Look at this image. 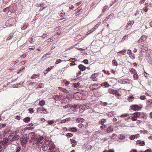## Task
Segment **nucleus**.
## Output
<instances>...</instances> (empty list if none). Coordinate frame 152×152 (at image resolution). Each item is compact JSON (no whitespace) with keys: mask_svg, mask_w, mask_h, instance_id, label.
Masks as SVG:
<instances>
[{"mask_svg":"<svg viewBox=\"0 0 152 152\" xmlns=\"http://www.w3.org/2000/svg\"><path fill=\"white\" fill-rule=\"evenodd\" d=\"M19 136L18 135H10L8 136V138L6 137L4 138L1 142L2 144L4 146L7 145L12 141L18 140L19 138Z\"/></svg>","mask_w":152,"mask_h":152,"instance_id":"obj_1","label":"nucleus"},{"mask_svg":"<svg viewBox=\"0 0 152 152\" xmlns=\"http://www.w3.org/2000/svg\"><path fill=\"white\" fill-rule=\"evenodd\" d=\"M101 87L100 85L98 84L94 83L91 84L89 87V88L91 91H94L98 89Z\"/></svg>","mask_w":152,"mask_h":152,"instance_id":"obj_2","label":"nucleus"},{"mask_svg":"<svg viewBox=\"0 0 152 152\" xmlns=\"http://www.w3.org/2000/svg\"><path fill=\"white\" fill-rule=\"evenodd\" d=\"M37 135H35L34 132H31L29 134L28 138L30 139L29 141L31 142L33 141H35L36 139Z\"/></svg>","mask_w":152,"mask_h":152,"instance_id":"obj_3","label":"nucleus"},{"mask_svg":"<svg viewBox=\"0 0 152 152\" xmlns=\"http://www.w3.org/2000/svg\"><path fill=\"white\" fill-rule=\"evenodd\" d=\"M50 142H52L49 140L44 141L43 144L42 145V148H44L43 150H47L48 148L49 147L50 145Z\"/></svg>","mask_w":152,"mask_h":152,"instance_id":"obj_4","label":"nucleus"},{"mask_svg":"<svg viewBox=\"0 0 152 152\" xmlns=\"http://www.w3.org/2000/svg\"><path fill=\"white\" fill-rule=\"evenodd\" d=\"M20 140L22 145L23 146H24V145H25L26 143L29 141L30 139L27 137L26 136V137H22L20 138Z\"/></svg>","mask_w":152,"mask_h":152,"instance_id":"obj_5","label":"nucleus"},{"mask_svg":"<svg viewBox=\"0 0 152 152\" xmlns=\"http://www.w3.org/2000/svg\"><path fill=\"white\" fill-rule=\"evenodd\" d=\"M36 137L35 141L37 142V143L40 144L42 145L44 141L43 140V137L39 135H37Z\"/></svg>","mask_w":152,"mask_h":152,"instance_id":"obj_6","label":"nucleus"},{"mask_svg":"<svg viewBox=\"0 0 152 152\" xmlns=\"http://www.w3.org/2000/svg\"><path fill=\"white\" fill-rule=\"evenodd\" d=\"M11 13H13L17 9V6L16 4H13L8 7Z\"/></svg>","mask_w":152,"mask_h":152,"instance_id":"obj_7","label":"nucleus"},{"mask_svg":"<svg viewBox=\"0 0 152 152\" xmlns=\"http://www.w3.org/2000/svg\"><path fill=\"white\" fill-rule=\"evenodd\" d=\"M129 72L132 74L134 75L133 77L134 80H137L138 78V75L137 72L134 69L132 68L129 69Z\"/></svg>","mask_w":152,"mask_h":152,"instance_id":"obj_8","label":"nucleus"},{"mask_svg":"<svg viewBox=\"0 0 152 152\" xmlns=\"http://www.w3.org/2000/svg\"><path fill=\"white\" fill-rule=\"evenodd\" d=\"M48 150L50 152H56V149L55 145L52 142H50V145L49 147Z\"/></svg>","mask_w":152,"mask_h":152,"instance_id":"obj_9","label":"nucleus"},{"mask_svg":"<svg viewBox=\"0 0 152 152\" xmlns=\"http://www.w3.org/2000/svg\"><path fill=\"white\" fill-rule=\"evenodd\" d=\"M37 111L42 114H46L48 113L46 110L43 107L38 108L37 110Z\"/></svg>","mask_w":152,"mask_h":152,"instance_id":"obj_10","label":"nucleus"},{"mask_svg":"<svg viewBox=\"0 0 152 152\" xmlns=\"http://www.w3.org/2000/svg\"><path fill=\"white\" fill-rule=\"evenodd\" d=\"M148 37V36L143 35L138 40L137 42L139 43H141L142 42L145 41L147 39Z\"/></svg>","mask_w":152,"mask_h":152,"instance_id":"obj_11","label":"nucleus"},{"mask_svg":"<svg viewBox=\"0 0 152 152\" xmlns=\"http://www.w3.org/2000/svg\"><path fill=\"white\" fill-rule=\"evenodd\" d=\"M131 109L134 110H140L142 108L141 107H140L138 105H134L131 106Z\"/></svg>","mask_w":152,"mask_h":152,"instance_id":"obj_12","label":"nucleus"},{"mask_svg":"<svg viewBox=\"0 0 152 152\" xmlns=\"http://www.w3.org/2000/svg\"><path fill=\"white\" fill-rule=\"evenodd\" d=\"M147 115L143 113H140L139 116V118H143L144 120H145L147 118Z\"/></svg>","mask_w":152,"mask_h":152,"instance_id":"obj_13","label":"nucleus"},{"mask_svg":"<svg viewBox=\"0 0 152 152\" xmlns=\"http://www.w3.org/2000/svg\"><path fill=\"white\" fill-rule=\"evenodd\" d=\"M78 67L81 71H83L86 69L87 67L83 65L80 64L78 66Z\"/></svg>","mask_w":152,"mask_h":152,"instance_id":"obj_14","label":"nucleus"},{"mask_svg":"<svg viewBox=\"0 0 152 152\" xmlns=\"http://www.w3.org/2000/svg\"><path fill=\"white\" fill-rule=\"evenodd\" d=\"M97 75L96 73L93 74L91 77V78L94 81H97V79L96 78Z\"/></svg>","mask_w":152,"mask_h":152,"instance_id":"obj_15","label":"nucleus"},{"mask_svg":"<svg viewBox=\"0 0 152 152\" xmlns=\"http://www.w3.org/2000/svg\"><path fill=\"white\" fill-rule=\"evenodd\" d=\"M101 87L102 86L104 87H108L110 86V85L106 82L102 83L101 85H100Z\"/></svg>","mask_w":152,"mask_h":152,"instance_id":"obj_16","label":"nucleus"},{"mask_svg":"<svg viewBox=\"0 0 152 152\" xmlns=\"http://www.w3.org/2000/svg\"><path fill=\"white\" fill-rule=\"evenodd\" d=\"M76 122L79 123H83L85 121V120L82 118H79L75 119Z\"/></svg>","mask_w":152,"mask_h":152,"instance_id":"obj_17","label":"nucleus"},{"mask_svg":"<svg viewBox=\"0 0 152 152\" xmlns=\"http://www.w3.org/2000/svg\"><path fill=\"white\" fill-rule=\"evenodd\" d=\"M108 92L110 94H115L117 93V91L115 90L113 88H110L108 89Z\"/></svg>","mask_w":152,"mask_h":152,"instance_id":"obj_18","label":"nucleus"},{"mask_svg":"<svg viewBox=\"0 0 152 152\" xmlns=\"http://www.w3.org/2000/svg\"><path fill=\"white\" fill-rule=\"evenodd\" d=\"M72 147H75L77 144V142L75 140L70 139V140Z\"/></svg>","mask_w":152,"mask_h":152,"instance_id":"obj_19","label":"nucleus"},{"mask_svg":"<svg viewBox=\"0 0 152 152\" xmlns=\"http://www.w3.org/2000/svg\"><path fill=\"white\" fill-rule=\"evenodd\" d=\"M137 144H139L141 146H143L145 145V142L144 141H141V140H137L136 142Z\"/></svg>","mask_w":152,"mask_h":152,"instance_id":"obj_20","label":"nucleus"},{"mask_svg":"<svg viewBox=\"0 0 152 152\" xmlns=\"http://www.w3.org/2000/svg\"><path fill=\"white\" fill-rule=\"evenodd\" d=\"M40 75L39 74H34L31 77V79H36L39 77V76Z\"/></svg>","mask_w":152,"mask_h":152,"instance_id":"obj_21","label":"nucleus"},{"mask_svg":"<svg viewBox=\"0 0 152 152\" xmlns=\"http://www.w3.org/2000/svg\"><path fill=\"white\" fill-rule=\"evenodd\" d=\"M68 131L71 132H77V130L75 127H72L69 128Z\"/></svg>","mask_w":152,"mask_h":152,"instance_id":"obj_22","label":"nucleus"},{"mask_svg":"<svg viewBox=\"0 0 152 152\" xmlns=\"http://www.w3.org/2000/svg\"><path fill=\"white\" fill-rule=\"evenodd\" d=\"M141 46L144 48H146L148 47V44L147 42H144L141 44Z\"/></svg>","mask_w":152,"mask_h":152,"instance_id":"obj_23","label":"nucleus"},{"mask_svg":"<svg viewBox=\"0 0 152 152\" xmlns=\"http://www.w3.org/2000/svg\"><path fill=\"white\" fill-rule=\"evenodd\" d=\"M45 104V102L44 100H42L39 103V104L41 106H43Z\"/></svg>","mask_w":152,"mask_h":152,"instance_id":"obj_24","label":"nucleus"},{"mask_svg":"<svg viewBox=\"0 0 152 152\" xmlns=\"http://www.w3.org/2000/svg\"><path fill=\"white\" fill-rule=\"evenodd\" d=\"M80 84V82L77 83H75L73 84L72 86L74 87V88H77L79 86Z\"/></svg>","mask_w":152,"mask_h":152,"instance_id":"obj_25","label":"nucleus"},{"mask_svg":"<svg viewBox=\"0 0 152 152\" xmlns=\"http://www.w3.org/2000/svg\"><path fill=\"white\" fill-rule=\"evenodd\" d=\"M30 117H27L23 119V121L26 123H28L30 121Z\"/></svg>","mask_w":152,"mask_h":152,"instance_id":"obj_26","label":"nucleus"},{"mask_svg":"<svg viewBox=\"0 0 152 152\" xmlns=\"http://www.w3.org/2000/svg\"><path fill=\"white\" fill-rule=\"evenodd\" d=\"M113 129L112 127H108L107 129V132L109 133L110 132H112L113 131Z\"/></svg>","mask_w":152,"mask_h":152,"instance_id":"obj_27","label":"nucleus"},{"mask_svg":"<svg viewBox=\"0 0 152 152\" xmlns=\"http://www.w3.org/2000/svg\"><path fill=\"white\" fill-rule=\"evenodd\" d=\"M60 91H61L64 92L65 93H67V91L65 89V88H62L61 87H58Z\"/></svg>","mask_w":152,"mask_h":152,"instance_id":"obj_28","label":"nucleus"},{"mask_svg":"<svg viewBox=\"0 0 152 152\" xmlns=\"http://www.w3.org/2000/svg\"><path fill=\"white\" fill-rule=\"evenodd\" d=\"M140 114V113L138 112L134 113L133 115L136 117L139 118V116Z\"/></svg>","mask_w":152,"mask_h":152,"instance_id":"obj_29","label":"nucleus"},{"mask_svg":"<svg viewBox=\"0 0 152 152\" xmlns=\"http://www.w3.org/2000/svg\"><path fill=\"white\" fill-rule=\"evenodd\" d=\"M3 11L6 14H7L9 12H10L8 7H7L3 9Z\"/></svg>","mask_w":152,"mask_h":152,"instance_id":"obj_30","label":"nucleus"},{"mask_svg":"<svg viewBox=\"0 0 152 152\" xmlns=\"http://www.w3.org/2000/svg\"><path fill=\"white\" fill-rule=\"evenodd\" d=\"M131 82V81L128 79H125L124 80V84H129Z\"/></svg>","mask_w":152,"mask_h":152,"instance_id":"obj_31","label":"nucleus"},{"mask_svg":"<svg viewBox=\"0 0 152 152\" xmlns=\"http://www.w3.org/2000/svg\"><path fill=\"white\" fill-rule=\"evenodd\" d=\"M59 96L58 95H54L53 96V98L55 100H57L59 98Z\"/></svg>","mask_w":152,"mask_h":152,"instance_id":"obj_32","label":"nucleus"},{"mask_svg":"<svg viewBox=\"0 0 152 152\" xmlns=\"http://www.w3.org/2000/svg\"><path fill=\"white\" fill-rule=\"evenodd\" d=\"M63 82L66 86L68 85L70 83L69 82L67 81L66 80H63Z\"/></svg>","mask_w":152,"mask_h":152,"instance_id":"obj_33","label":"nucleus"},{"mask_svg":"<svg viewBox=\"0 0 152 152\" xmlns=\"http://www.w3.org/2000/svg\"><path fill=\"white\" fill-rule=\"evenodd\" d=\"M148 105L149 106L152 105V99H149L147 100Z\"/></svg>","mask_w":152,"mask_h":152,"instance_id":"obj_34","label":"nucleus"},{"mask_svg":"<svg viewBox=\"0 0 152 152\" xmlns=\"http://www.w3.org/2000/svg\"><path fill=\"white\" fill-rule=\"evenodd\" d=\"M134 99V97L133 96H130L128 98V100L129 102H132Z\"/></svg>","mask_w":152,"mask_h":152,"instance_id":"obj_35","label":"nucleus"},{"mask_svg":"<svg viewBox=\"0 0 152 152\" xmlns=\"http://www.w3.org/2000/svg\"><path fill=\"white\" fill-rule=\"evenodd\" d=\"M54 121L53 120L47 121L48 125H52L54 123Z\"/></svg>","mask_w":152,"mask_h":152,"instance_id":"obj_36","label":"nucleus"},{"mask_svg":"<svg viewBox=\"0 0 152 152\" xmlns=\"http://www.w3.org/2000/svg\"><path fill=\"white\" fill-rule=\"evenodd\" d=\"M112 63L113 66H117L118 65L117 61L115 60H113L112 61Z\"/></svg>","mask_w":152,"mask_h":152,"instance_id":"obj_37","label":"nucleus"},{"mask_svg":"<svg viewBox=\"0 0 152 152\" xmlns=\"http://www.w3.org/2000/svg\"><path fill=\"white\" fill-rule=\"evenodd\" d=\"M21 150V148L20 146H18L17 147L16 149V152H19Z\"/></svg>","mask_w":152,"mask_h":152,"instance_id":"obj_38","label":"nucleus"},{"mask_svg":"<svg viewBox=\"0 0 152 152\" xmlns=\"http://www.w3.org/2000/svg\"><path fill=\"white\" fill-rule=\"evenodd\" d=\"M54 67V66H52L50 67H48L47 69L45 70L46 71L48 72H49Z\"/></svg>","mask_w":152,"mask_h":152,"instance_id":"obj_39","label":"nucleus"},{"mask_svg":"<svg viewBox=\"0 0 152 152\" xmlns=\"http://www.w3.org/2000/svg\"><path fill=\"white\" fill-rule=\"evenodd\" d=\"M19 62V61L18 60H17L16 61H12L11 63V64L12 65H15L16 64L18 63Z\"/></svg>","mask_w":152,"mask_h":152,"instance_id":"obj_40","label":"nucleus"},{"mask_svg":"<svg viewBox=\"0 0 152 152\" xmlns=\"http://www.w3.org/2000/svg\"><path fill=\"white\" fill-rule=\"evenodd\" d=\"M136 137V136L134 135H131L130 137L129 138L131 140H134L135 138Z\"/></svg>","mask_w":152,"mask_h":152,"instance_id":"obj_41","label":"nucleus"},{"mask_svg":"<svg viewBox=\"0 0 152 152\" xmlns=\"http://www.w3.org/2000/svg\"><path fill=\"white\" fill-rule=\"evenodd\" d=\"M106 121V120L104 119H102L100 122V124H103Z\"/></svg>","mask_w":152,"mask_h":152,"instance_id":"obj_42","label":"nucleus"},{"mask_svg":"<svg viewBox=\"0 0 152 152\" xmlns=\"http://www.w3.org/2000/svg\"><path fill=\"white\" fill-rule=\"evenodd\" d=\"M108 7L107 5L105 6L102 9V11L103 12H104L108 8Z\"/></svg>","mask_w":152,"mask_h":152,"instance_id":"obj_43","label":"nucleus"},{"mask_svg":"<svg viewBox=\"0 0 152 152\" xmlns=\"http://www.w3.org/2000/svg\"><path fill=\"white\" fill-rule=\"evenodd\" d=\"M113 16L114 14H111L107 16V18L108 19L111 18L113 17Z\"/></svg>","mask_w":152,"mask_h":152,"instance_id":"obj_44","label":"nucleus"},{"mask_svg":"<svg viewBox=\"0 0 152 152\" xmlns=\"http://www.w3.org/2000/svg\"><path fill=\"white\" fill-rule=\"evenodd\" d=\"M6 126V124H0V129L5 128Z\"/></svg>","mask_w":152,"mask_h":152,"instance_id":"obj_45","label":"nucleus"},{"mask_svg":"<svg viewBox=\"0 0 152 152\" xmlns=\"http://www.w3.org/2000/svg\"><path fill=\"white\" fill-rule=\"evenodd\" d=\"M61 61H62L61 59H58L56 60L55 64H58L61 63Z\"/></svg>","mask_w":152,"mask_h":152,"instance_id":"obj_46","label":"nucleus"},{"mask_svg":"<svg viewBox=\"0 0 152 152\" xmlns=\"http://www.w3.org/2000/svg\"><path fill=\"white\" fill-rule=\"evenodd\" d=\"M66 136L68 137H72L73 136V134L71 133H68L66 134Z\"/></svg>","mask_w":152,"mask_h":152,"instance_id":"obj_47","label":"nucleus"},{"mask_svg":"<svg viewBox=\"0 0 152 152\" xmlns=\"http://www.w3.org/2000/svg\"><path fill=\"white\" fill-rule=\"evenodd\" d=\"M130 119L133 121H135L137 120V118L135 117H131Z\"/></svg>","mask_w":152,"mask_h":152,"instance_id":"obj_48","label":"nucleus"},{"mask_svg":"<svg viewBox=\"0 0 152 152\" xmlns=\"http://www.w3.org/2000/svg\"><path fill=\"white\" fill-rule=\"evenodd\" d=\"M114 151L113 149H110L108 151L105 150L103 152H114Z\"/></svg>","mask_w":152,"mask_h":152,"instance_id":"obj_49","label":"nucleus"},{"mask_svg":"<svg viewBox=\"0 0 152 152\" xmlns=\"http://www.w3.org/2000/svg\"><path fill=\"white\" fill-rule=\"evenodd\" d=\"M29 113H32L34 112V110L32 108H30L28 109Z\"/></svg>","mask_w":152,"mask_h":152,"instance_id":"obj_50","label":"nucleus"},{"mask_svg":"<svg viewBox=\"0 0 152 152\" xmlns=\"http://www.w3.org/2000/svg\"><path fill=\"white\" fill-rule=\"evenodd\" d=\"M140 99L142 100H144L145 99V97L144 95L141 96L140 97Z\"/></svg>","mask_w":152,"mask_h":152,"instance_id":"obj_51","label":"nucleus"},{"mask_svg":"<svg viewBox=\"0 0 152 152\" xmlns=\"http://www.w3.org/2000/svg\"><path fill=\"white\" fill-rule=\"evenodd\" d=\"M103 72L105 74H106L107 75H109L110 74V73L109 72V71H105L104 70H103Z\"/></svg>","mask_w":152,"mask_h":152,"instance_id":"obj_52","label":"nucleus"},{"mask_svg":"<svg viewBox=\"0 0 152 152\" xmlns=\"http://www.w3.org/2000/svg\"><path fill=\"white\" fill-rule=\"evenodd\" d=\"M118 138L119 139H123L124 136L123 135H121L118 136Z\"/></svg>","mask_w":152,"mask_h":152,"instance_id":"obj_53","label":"nucleus"},{"mask_svg":"<svg viewBox=\"0 0 152 152\" xmlns=\"http://www.w3.org/2000/svg\"><path fill=\"white\" fill-rule=\"evenodd\" d=\"M83 62L86 64H88V61L87 59H85L84 60Z\"/></svg>","mask_w":152,"mask_h":152,"instance_id":"obj_54","label":"nucleus"},{"mask_svg":"<svg viewBox=\"0 0 152 152\" xmlns=\"http://www.w3.org/2000/svg\"><path fill=\"white\" fill-rule=\"evenodd\" d=\"M115 94L116 95V96H121V94L120 93H119L118 92V91H117V93H115Z\"/></svg>","mask_w":152,"mask_h":152,"instance_id":"obj_55","label":"nucleus"},{"mask_svg":"<svg viewBox=\"0 0 152 152\" xmlns=\"http://www.w3.org/2000/svg\"><path fill=\"white\" fill-rule=\"evenodd\" d=\"M148 8H147V7H145L144 8H143V10H144V11L146 12H148Z\"/></svg>","mask_w":152,"mask_h":152,"instance_id":"obj_56","label":"nucleus"},{"mask_svg":"<svg viewBox=\"0 0 152 152\" xmlns=\"http://www.w3.org/2000/svg\"><path fill=\"white\" fill-rule=\"evenodd\" d=\"M76 65L75 63L74 62H72L70 63L69 64V65L70 66H74L75 65Z\"/></svg>","mask_w":152,"mask_h":152,"instance_id":"obj_57","label":"nucleus"},{"mask_svg":"<svg viewBox=\"0 0 152 152\" xmlns=\"http://www.w3.org/2000/svg\"><path fill=\"white\" fill-rule=\"evenodd\" d=\"M75 59L74 58H71L69 59V61L70 62H72V61L73 60H74V61H76L75 60Z\"/></svg>","mask_w":152,"mask_h":152,"instance_id":"obj_58","label":"nucleus"},{"mask_svg":"<svg viewBox=\"0 0 152 152\" xmlns=\"http://www.w3.org/2000/svg\"><path fill=\"white\" fill-rule=\"evenodd\" d=\"M152 150L151 149H148L144 151V152H151Z\"/></svg>","mask_w":152,"mask_h":152,"instance_id":"obj_59","label":"nucleus"},{"mask_svg":"<svg viewBox=\"0 0 152 152\" xmlns=\"http://www.w3.org/2000/svg\"><path fill=\"white\" fill-rule=\"evenodd\" d=\"M102 105L104 106H106L108 104V103L107 102H103L102 103Z\"/></svg>","mask_w":152,"mask_h":152,"instance_id":"obj_60","label":"nucleus"},{"mask_svg":"<svg viewBox=\"0 0 152 152\" xmlns=\"http://www.w3.org/2000/svg\"><path fill=\"white\" fill-rule=\"evenodd\" d=\"M47 36V35L46 34H43L41 36L42 38H45Z\"/></svg>","mask_w":152,"mask_h":152,"instance_id":"obj_61","label":"nucleus"},{"mask_svg":"<svg viewBox=\"0 0 152 152\" xmlns=\"http://www.w3.org/2000/svg\"><path fill=\"white\" fill-rule=\"evenodd\" d=\"M82 1H80L75 4L77 6L80 5L82 3Z\"/></svg>","mask_w":152,"mask_h":152,"instance_id":"obj_62","label":"nucleus"},{"mask_svg":"<svg viewBox=\"0 0 152 152\" xmlns=\"http://www.w3.org/2000/svg\"><path fill=\"white\" fill-rule=\"evenodd\" d=\"M127 53L128 54L130 55L132 53V52L131 50H128L127 51Z\"/></svg>","mask_w":152,"mask_h":152,"instance_id":"obj_63","label":"nucleus"},{"mask_svg":"<svg viewBox=\"0 0 152 152\" xmlns=\"http://www.w3.org/2000/svg\"><path fill=\"white\" fill-rule=\"evenodd\" d=\"M12 36H9V37H8L7 39V40H10V39H11L12 37Z\"/></svg>","mask_w":152,"mask_h":152,"instance_id":"obj_64","label":"nucleus"}]
</instances>
